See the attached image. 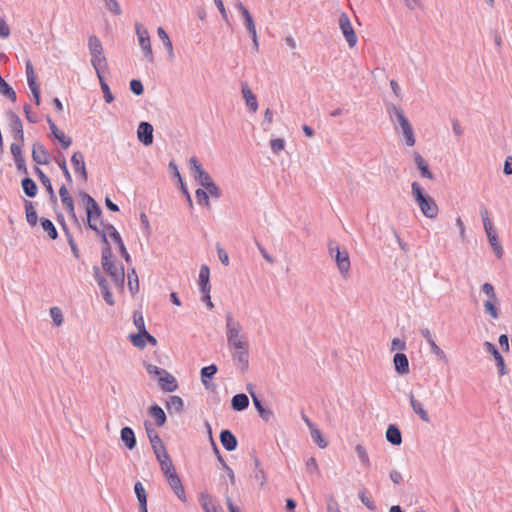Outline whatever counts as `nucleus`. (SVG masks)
I'll return each mask as SVG.
<instances>
[{
  "mask_svg": "<svg viewBox=\"0 0 512 512\" xmlns=\"http://www.w3.org/2000/svg\"><path fill=\"white\" fill-rule=\"evenodd\" d=\"M328 251L330 256L335 260L341 275L346 276L350 270V259L347 250L345 248L340 249L335 240H329Z\"/></svg>",
  "mask_w": 512,
  "mask_h": 512,
  "instance_id": "5",
  "label": "nucleus"
},
{
  "mask_svg": "<svg viewBox=\"0 0 512 512\" xmlns=\"http://www.w3.org/2000/svg\"><path fill=\"white\" fill-rule=\"evenodd\" d=\"M46 121L49 125L52 136L59 141L63 149H67L72 144V138L66 136L65 133L57 127L49 115L46 116Z\"/></svg>",
  "mask_w": 512,
  "mask_h": 512,
  "instance_id": "14",
  "label": "nucleus"
},
{
  "mask_svg": "<svg viewBox=\"0 0 512 512\" xmlns=\"http://www.w3.org/2000/svg\"><path fill=\"white\" fill-rule=\"evenodd\" d=\"M220 442L227 451H234L238 445L237 438L228 429H224L220 432Z\"/></svg>",
  "mask_w": 512,
  "mask_h": 512,
  "instance_id": "19",
  "label": "nucleus"
},
{
  "mask_svg": "<svg viewBox=\"0 0 512 512\" xmlns=\"http://www.w3.org/2000/svg\"><path fill=\"white\" fill-rule=\"evenodd\" d=\"M414 161L422 177L430 180L434 179V175L430 171L427 161L418 152L414 153Z\"/></svg>",
  "mask_w": 512,
  "mask_h": 512,
  "instance_id": "27",
  "label": "nucleus"
},
{
  "mask_svg": "<svg viewBox=\"0 0 512 512\" xmlns=\"http://www.w3.org/2000/svg\"><path fill=\"white\" fill-rule=\"evenodd\" d=\"M167 482L179 500L185 503L187 498L180 477L175 475L171 477V480H168Z\"/></svg>",
  "mask_w": 512,
  "mask_h": 512,
  "instance_id": "30",
  "label": "nucleus"
},
{
  "mask_svg": "<svg viewBox=\"0 0 512 512\" xmlns=\"http://www.w3.org/2000/svg\"><path fill=\"white\" fill-rule=\"evenodd\" d=\"M231 356L235 366L241 371L246 372L249 368V345L243 348L231 350Z\"/></svg>",
  "mask_w": 512,
  "mask_h": 512,
  "instance_id": "11",
  "label": "nucleus"
},
{
  "mask_svg": "<svg viewBox=\"0 0 512 512\" xmlns=\"http://www.w3.org/2000/svg\"><path fill=\"white\" fill-rule=\"evenodd\" d=\"M128 287L132 295L139 290V280L134 269H132L131 273H128Z\"/></svg>",
  "mask_w": 512,
  "mask_h": 512,
  "instance_id": "47",
  "label": "nucleus"
},
{
  "mask_svg": "<svg viewBox=\"0 0 512 512\" xmlns=\"http://www.w3.org/2000/svg\"><path fill=\"white\" fill-rule=\"evenodd\" d=\"M189 163L192 176L203 188L213 182L210 174L203 169L196 157H191Z\"/></svg>",
  "mask_w": 512,
  "mask_h": 512,
  "instance_id": "8",
  "label": "nucleus"
},
{
  "mask_svg": "<svg viewBox=\"0 0 512 512\" xmlns=\"http://www.w3.org/2000/svg\"><path fill=\"white\" fill-rule=\"evenodd\" d=\"M166 408L170 414L181 413L184 409V402L181 397L173 395L166 401Z\"/></svg>",
  "mask_w": 512,
  "mask_h": 512,
  "instance_id": "35",
  "label": "nucleus"
},
{
  "mask_svg": "<svg viewBox=\"0 0 512 512\" xmlns=\"http://www.w3.org/2000/svg\"><path fill=\"white\" fill-rule=\"evenodd\" d=\"M71 163L73 165V168L77 174H79L80 178L83 181H87L88 174L86 170V165L84 161V155L80 151H76L73 153L71 157Z\"/></svg>",
  "mask_w": 512,
  "mask_h": 512,
  "instance_id": "17",
  "label": "nucleus"
},
{
  "mask_svg": "<svg viewBox=\"0 0 512 512\" xmlns=\"http://www.w3.org/2000/svg\"><path fill=\"white\" fill-rule=\"evenodd\" d=\"M32 159L38 165H48L51 155L42 143L35 142L32 147Z\"/></svg>",
  "mask_w": 512,
  "mask_h": 512,
  "instance_id": "13",
  "label": "nucleus"
},
{
  "mask_svg": "<svg viewBox=\"0 0 512 512\" xmlns=\"http://www.w3.org/2000/svg\"><path fill=\"white\" fill-rule=\"evenodd\" d=\"M148 414L155 419V423L159 427H162L167 421L164 410L158 404L151 405Z\"/></svg>",
  "mask_w": 512,
  "mask_h": 512,
  "instance_id": "31",
  "label": "nucleus"
},
{
  "mask_svg": "<svg viewBox=\"0 0 512 512\" xmlns=\"http://www.w3.org/2000/svg\"><path fill=\"white\" fill-rule=\"evenodd\" d=\"M34 171L47 191L53 188L50 178L38 166L34 167Z\"/></svg>",
  "mask_w": 512,
  "mask_h": 512,
  "instance_id": "54",
  "label": "nucleus"
},
{
  "mask_svg": "<svg viewBox=\"0 0 512 512\" xmlns=\"http://www.w3.org/2000/svg\"><path fill=\"white\" fill-rule=\"evenodd\" d=\"M158 385L165 392H174L178 388L176 378L168 371L159 379Z\"/></svg>",
  "mask_w": 512,
  "mask_h": 512,
  "instance_id": "20",
  "label": "nucleus"
},
{
  "mask_svg": "<svg viewBox=\"0 0 512 512\" xmlns=\"http://www.w3.org/2000/svg\"><path fill=\"white\" fill-rule=\"evenodd\" d=\"M91 64L97 74V77H102V72L108 70V63L104 53L97 56H91Z\"/></svg>",
  "mask_w": 512,
  "mask_h": 512,
  "instance_id": "32",
  "label": "nucleus"
},
{
  "mask_svg": "<svg viewBox=\"0 0 512 512\" xmlns=\"http://www.w3.org/2000/svg\"><path fill=\"white\" fill-rule=\"evenodd\" d=\"M395 371L400 375L409 373V361L404 353H396L393 357Z\"/></svg>",
  "mask_w": 512,
  "mask_h": 512,
  "instance_id": "21",
  "label": "nucleus"
},
{
  "mask_svg": "<svg viewBox=\"0 0 512 512\" xmlns=\"http://www.w3.org/2000/svg\"><path fill=\"white\" fill-rule=\"evenodd\" d=\"M195 196H196V199L198 201V203L200 205H204L206 207H209L210 206V200H209V196H208V192L207 190L204 188H198L196 191H195Z\"/></svg>",
  "mask_w": 512,
  "mask_h": 512,
  "instance_id": "53",
  "label": "nucleus"
},
{
  "mask_svg": "<svg viewBox=\"0 0 512 512\" xmlns=\"http://www.w3.org/2000/svg\"><path fill=\"white\" fill-rule=\"evenodd\" d=\"M114 242L117 244V246L119 248V252H120L121 256L124 258V260L126 261V263H130L131 256L126 249L122 238L119 237V239H116Z\"/></svg>",
  "mask_w": 512,
  "mask_h": 512,
  "instance_id": "63",
  "label": "nucleus"
},
{
  "mask_svg": "<svg viewBox=\"0 0 512 512\" xmlns=\"http://www.w3.org/2000/svg\"><path fill=\"white\" fill-rule=\"evenodd\" d=\"M249 406V398L244 393L236 394L232 397L231 408L234 411H243Z\"/></svg>",
  "mask_w": 512,
  "mask_h": 512,
  "instance_id": "33",
  "label": "nucleus"
},
{
  "mask_svg": "<svg viewBox=\"0 0 512 512\" xmlns=\"http://www.w3.org/2000/svg\"><path fill=\"white\" fill-rule=\"evenodd\" d=\"M40 224L51 240H56L58 238V231L50 219L42 217L40 219Z\"/></svg>",
  "mask_w": 512,
  "mask_h": 512,
  "instance_id": "40",
  "label": "nucleus"
},
{
  "mask_svg": "<svg viewBox=\"0 0 512 512\" xmlns=\"http://www.w3.org/2000/svg\"><path fill=\"white\" fill-rule=\"evenodd\" d=\"M135 31L138 38L139 45L143 51L145 59L149 63H154L155 57L153 54L150 36L147 29L140 23L135 24Z\"/></svg>",
  "mask_w": 512,
  "mask_h": 512,
  "instance_id": "7",
  "label": "nucleus"
},
{
  "mask_svg": "<svg viewBox=\"0 0 512 512\" xmlns=\"http://www.w3.org/2000/svg\"><path fill=\"white\" fill-rule=\"evenodd\" d=\"M199 290L200 292H210V269L207 265H202L199 271Z\"/></svg>",
  "mask_w": 512,
  "mask_h": 512,
  "instance_id": "25",
  "label": "nucleus"
},
{
  "mask_svg": "<svg viewBox=\"0 0 512 512\" xmlns=\"http://www.w3.org/2000/svg\"><path fill=\"white\" fill-rule=\"evenodd\" d=\"M480 214L482 217L483 226H484L488 241H489L490 245L492 246L495 255L498 258H501L503 255V248L498 241V236H497V233H496L495 229L493 228V224L489 218L488 210L483 206V207H481Z\"/></svg>",
  "mask_w": 512,
  "mask_h": 512,
  "instance_id": "6",
  "label": "nucleus"
},
{
  "mask_svg": "<svg viewBox=\"0 0 512 512\" xmlns=\"http://www.w3.org/2000/svg\"><path fill=\"white\" fill-rule=\"evenodd\" d=\"M387 112L391 118V121L394 124H399L401 129H404V127L411 125L409 120L405 116L404 111L400 107L394 104H390L387 106Z\"/></svg>",
  "mask_w": 512,
  "mask_h": 512,
  "instance_id": "15",
  "label": "nucleus"
},
{
  "mask_svg": "<svg viewBox=\"0 0 512 512\" xmlns=\"http://www.w3.org/2000/svg\"><path fill=\"white\" fill-rule=\"evenodd\" d=\"M146 371L148 372L149 375L157 378V380L159 381V379L166 373L167 370L153 364H147Z\"/></svg>",
  "mask_w": 512,
  "mask_h": 512,
  "instance_id": "55",
  "label": "nucleus"
},
{
  "mask_svg": "<svg viewBox=\"0 0 512 512\" xmlns=\"http://www.w3.org/2000/svg\"><path fill=\"white\" fill-rule=\"evenodd\" d=\"M62 203H63L65 209L67 210L69 216L77 223L78 218L75 213V206H74L73 198L69 197L68 199L63 200Z\"/></svg>",
  "mask_w": 512,
  "mask_h": 512,
  "instance_id": "56",
  "label": "nucleus"
},
{
  "mask_svg": "<svg viewBox=\"0 0 512 512\" xmlns=\"http://www.w3.org/2000/svg\"><path fill=\"white\" fill-rule=\"evenodd\" d=\"M105 7L114 15H120L122 10L117 0H103Z\"/></svg>",
  "mask_w": 512,
  "mask_h": 512,
  "instance_id": "58",
  "label": "nucleus"
},
{
  "mask_svg": "<svg viewBox=\"0 0 512 512\" xmlns=\"http://www.w3.org/2000/svg\"><path fill=\"white\" fill-rule=\"evenodd\" d=\"M98 286H99V289L101 291V294H102L103 299L106 302V304L109 306H113L115 304V301H114L113 295L109 289L107 279L100 280Z\"/></svg>",
  "mask_w": 512,
  "mask_h": 512,
  "instance_id": "39",
  "label": "nucleus"
},
{
  "mask_svg": "<svg viewBox=\"0 0 512 512\" xmlns=\"http://www.w3.org/2000/svg\"><path fill=\"white\" fill-rule=\"evenodd\" d=\"M134 492L139 502V512H148L147 510V494L143 484L137 481L134 484Z\"/></svg>",
  "mask_w": 512,
  "mask_h": 512,
  "instance_id": "29",
  "label": "nucleus"
},
{
  "mask_svg": "<svg viewBox=\"0 0 512 512\" xmlns=\"http://www.w3.org/2000/svg\"><path fill=\"white\" fill-rule=\"evenodd\" d=\"M496 302L493 299H488L484 302V308L487 314H489L493 319H497L499 317V311L496 307Z\"/></svg>",
  "mask_w": 512,
  "mask_h": 512,
  "instance_id": "51",
  "label": "nucleus"
},
{
  "mask_svg": "<svg viewBox=\"0 0 512 512\" xmlns=\"http://www.w3.org/2000/svg\"><path fill=\"white\" fill-rule=\"evenodd\" d=\"M21 186L25 195L29 198H34L37 195L38 187L35 181L26 175L22 181Z\"/></svg>",
  "mask_w": 512,
  "mask_h": 512,
  "instance_id": "34",
  "label": "nucleus"
},
{
  "mask_svg": "<svg viewBox=\"0 0 512 512\" xmlns=\"http://www.w3.org/2000/svg\"><path fill=\"white\" fill-rule=\"evenodd\" d=\"M112 258L113 252L111 248L102 249L101 264L104 271L111 277L116 286L122 287L125 280L124 267L122 265L117 267Z\"/></svg>",
  "mask_w": 512,
  "mask_h": 512,
  "instance_id": "3",
  "label": "nucleus"
},
{
  "mask_svg": "<svg viewBox=\"0 0 512 512\" xmlns=\"http://www.w3.org/2000/svg\"><path fill=\"white\" fill-rule=\"evenodd\" d=\"M153 126L146 121L140 122L137 128L138 140L145 146L153 143Z\"/></svg>",
  "mask_w": 512,
  "mask_h": 512,
  "instance_id": "16",
  "label": "nucleus"
},
{
  "mask_svg": "<svg viewBox=\"0 0 512 512\" xmlns=\"http://www.w3.org/2000/svg\"><path fill=\"white\" fill-rule=\"evenodd\" d=\"M99 79V83H100V87H101V90L103 92V97H104V100L106 103H111L113 102L114 100V96L107 84V82L105 81V79L102 77H98Z\"/></svg>",
  "mask_w": 512,
  "mask_h": 512,
  "instance_id": "48",
  "label": "nucleus"
},
{
  "mask_svg": "<svg viewBox=\"0 0 512 512\" xmlns=\"http://www.w3.org/2000/svg\"><path fill=\"white\" fill-rule=\"evenodd\" d=\"M226 321V337L229 348L237 349L248 346V341L245 335H241L242 326L239 321L235 320L231 312H227L225 315Z\"/></svg>",
  "mask_w": 512,
  "mask_h": 512,
  "instance_id": "1",
  "label": "nucleus"
},
{
  "mask_svg": "<svg viewBox=\"0 0 512 512\" xmlns=\"http://www.w3.org/2000/svg\"><path fill=\"white\" fill-rule=\"evenodd\" d=\"M411 188L412 195L417 204L419 205V208L423 215L429 219L436 218L439 210L435 200L428 194L424 193L422 187L418 182H413Z\"/></svg>",
  "mask_w": 512,
  "mask_h": 512,
  "instance_id": "2",
  "label": "nucleus"
},
{
  "mask_svg": "<svg viewBox=\"0 0 512 512\" xmlns=\"http://www.w3.org/2000/svg\"><path fill=\"white\" fill-rule=\"evenodd\" d=\"M358 496H359V499L361 500V502L363 503V505L367 509H369L371 511H375L376 510V508H377L376 504L371 499V497H369L367 495V490L366 489H362L361 491H359Z\"/></svg>",
  "mask_w": 512,
  "mask_h": 512,
  "instance_id": "44",
  "label": "nucleus"
},
{
  "mask_svg": "<svg viewBox=\"0 0 512 512\" xmlns=\"http://www.w3.org/2000/svg\"><path fill=\"white\" fill-rule=\"evenodd\" d=\"M120 439L129 450H133L136 447L137 440L131 427L125 426L121 429Z\"/></svg>",
  "mask_w": 512,
  "mask_h": 512,
  "instance_id": "23",
  "label": "nucleus"
},
{
  "mask_svg": "<svg viewBox=\"0 0 512 512\" xmlns=\"http://www.w3.org/2000/svg\"><path fill=\"white\" fill-rule=\"evenodd\" d=\"M7 118H8V126H9V132L11 133L14 140L20 143H24L25 137H24V130H23V123L20 119V117L12 110H9L7 112Z\"/></svg>",
  "mask_w": 512,
  "mask_h": 512,
  "instance_id": "9",
  "label": "nucleus"
},
{
  "mask_svg": "<svg viewBox=\"0 0 512 512\" xmlns=\"http://www.w3.org/2000/svg\"><path fill=\"white\" fill-rule=\"evenodd\" d=\"M252 401H253V404H254L259 416L264 421L268 422L271 419V417L273 416L272 410L265 408L263 406L262 401L259 399V397L257 395L252 394Z\"/></svg>",
  "mask_w": 512,
  "mask_h": 512,
  "instance_id": "36",
  "label": "nucleus"
},
{
  "mask_svg": "<svg viewBox=\"0 0 512 512\" xmlns=\"http://www.w3.org/2000/svg\"><path fill=\"white\" fill-rule=\"evenodd\" d=\"M483 346H484L485 351L490 353L493 356V358L496 362L499 376L501 377V376L506 375L508 373V370H507V367L505 364V360H504L503 356L500 354V352L498 351L497 347L489 341L484 342Z\"/></svg>",
  "mask_w": 512,
  "mask_h": 512,
  "instance_id": "12",
  "label": "nucleus"
},
{
  "mask_svg": "<svg viewBox=\"0 0 512 512\" xmlns=\"http://www.w3.org/2000/svg\"><path fill=\"white\" fill-rule=\"evenodd\" d=\"M88 49L91 56H97L103 53V46L96 35H91L88 39Z\"/></svg>",
  "mask_w": 512,
  "mask_h": 512,
  "instance_id": "38",
  "label": "nucleus"
},
{
  "mask_svg": "<svg viewBox=\"0 0 512 512\" xmlns=\"http://www.w3.org/2000/svg\"><path fill=\"white\" fill-rule=\"evenodd\" d=\"M133 323L139 332L146 333V327L144 322L143 314L140 310H135L133 312Z\"/></svg>",
  "mask_w": 512,
  "mask_h": 512,
  "instance_id": "46",
  "label": "nucleus"
},
{
  "mask_svg": "<svg viewBox=\"0 0 512 512\" xmlns=\"http://www.w3.org/2000/svg\"><path fill=\"white\" fill-rule=\"evenodd\" d=\"M241 91L243 98L246 101L247 106L252 112H256L258 109V101L255 96V94L250 89L249 85L247 83L241 84Z\"/></svg>",
  "mask_w": 512,
  "mask_h": 512,
  "instance_id": "22",
  "label": "nucleus"
},
{
  "mask_svg": "<svg viewBox=\"0 0 512 512\" xmlns=\"http://www.w3.org/2000/svg\"><path fill=\"white\" fill-rule=\"evenodd\" d=\"M312 440L322 449L326 448L328 442L322 436L321 431L315 426L310 430Z\"/></svg>",
  "mask_w": 512,
  "mask_h": 512,
  "instance_id": "43",
  "label": "nucleus"
},
{
  "mask_svg": "<svg viewBox=\"0 0 512 512\" xmlns=\"http://www.w3.org/2000/svg\"><path fill=\"white\" fill-rule=\"evenodd\" d=\"M355 452H356L359 460L361 461V463L364 466L369 467L371 465L368 453L363 445H361V444L356 445Z\"/></svg>",
  "mask_w": 512,
  "mask_h": 512,
  "instance_id": "45",
  "label": "nucleus"
},
{
  "mask_svg": "<svg viewBox=\"0 0 512 512\" xmlns=\"http://www.w3.org/2000/svg\"><path fill=\"white\" fill-rule=\"evenodd\" d=\"M100 224L103 226L102 230H105V232H108L109 236L113 241L116 239H119L121 237L120 233L117 231V229L112 224H104L103 220L100 221Z\"/></svg>",
  "mask_w": 512,
  "mask_h": 512,
  "instance_id": "61",
  "label": "nucleus"
},
{
  "mask_svg": "<svg viewBox=\"0 0 512 512\" xmlns=\"http://www.w3.org/2000/svg\"><path fill=\"white\" fill-rule=\"evenodd\" d=\"M420 334L422 335L423 338H425V340L427 341V343L429 344L430 346V351L431 353L435 354L438 358H440L441 360H444L446 361L447 358H446V354L444 353V351L436 344L433 336H432V333L430 332V330L428 328H423L420 330Z\"/></svg>",
  "mask_w": 512,
  "mask_h": 512,
  "instance_id": "18",
  "label": "nucleus"
},
{
  "mask_svg": "<svg viewBox=\"0 0 512 512\" xmlns=\"http://www.w3.org/2000/svg\"><path fill=\"white\" fill-rule=\"evenodd\" d=\"M385 436L387 441L394 446H399L402 443L401 431L395 424L388 425Z\"/></svg>",
  "mask_w": 512,
  "mask_h": 512,
  "instance_id": "26",
  "label": "nucleus"
},
{
  "mask_svg": "<svg viewBox=\"0 0 512 512\" xmlns=\"http://www.w3.org/2000/svg\"><path fill=\"white\" fill-rule=\"evenodd\" d=\"M285 142L281 138L272 139L270 141V147L274 154H278L281 150L284 149Z\"/></svg>",
  "mask_w": 512,
  "mask_h": 512,
  "instance_id": "64",
  "label": "nucleus"
},
{
  "mask_svg": "<svg viewBox=\"0 0 512 512\" xmlns=\"http://www.w3.org/2000/svg\"><path fill=\"white\" fill-rule=\"evenodd\" d=\"M26 220L30 226H35L38 222V215L34 208L33 202L30 200H24Z\"/></svg>",
  "mask_w": 512,
  "mask_h": 512,
  "instance_id": "37",
  "label": "nucleus"
},
{
  "mask_svg": "<svg viewBox=\"0 0 512 512\" xmlns=\"http://www.w3.org/2000/svg\"><path fill=\"white\" fill-rule=\"evenodd\" d=\"M217 371H218V367L215 364H210L208 366L201 368V370H200L201 381L206 389H209L211 387V385H212L211 380L213 379V377L215 376Z\"/></svg>",
  "mask_w": 512,
  "mask_h": 512,
  "instance_id": "24",
  "label": "nucleus"
},
{
  "mask_svg": "<svg viewBox=\"0 0 512 512\" xmlns=\"http://www.w3.org/2000/svg\"><path fill=\"white\" fill-rule=\"evenodd\" d=\"M402 133L405 137V142L407 146H413L415 144V136L413 132L412 126H407L402 129Z\"/></svg>",
  "mask_w": 512,
  "mask_h": 512,
  "instance_id": "59",
  "label": "nucleus"
},
{
  "mask_svg": "<svg viewBox=\"0 0 512 512\" xmlns=\"http://www.w3.org/2000/svg\"><path fill=\"white\" fill-rule=\"evenodd\" d=\"M25 72H26L28 86H34V85L38 84L36 81L34 68H33L32 62L30 60H27L25 63Z\"/></svg>",
  "mask_w": 512,
  "mask_h": 512,
  "instance_id": "50",
  "label": "nucleus"
},
{
  "mask_svg": "<svg viewBox=\"0 0 512 512\" xmlns=\"http://www.w3.org/2000/svg\"><path fill=\"white\" fill-rule=\"evenodd\" d=\"M130 90L132 91L133 94H135L136 96H140L144 93V86L142 84V82L138 79H132L130 81Z\"/></svg>",
  "mask_w": 512,
  "mask_h": 512,
  "instance_id": "60",
  "label": "nucleus"
},
{
  "mask_svg": "<svg viewBox=\"0 0 512 512\" xmlns=\"http://www.w3.org/2000/svg\"><path fill=\"white\" fill-rule=\"evenodd\" d=\"M339 27L341 32L350 47H354L357 43V35L351 25L349 16L342 12L339 16Z\"/></svg>",
  "mask_w": 512,
  "mask_h": 512,
  "instance_id": "10",
  "label": "nucleus"
},
{
  "mask_svg": "<svg viewBox=\"0 0 512 512\" xmlns=\"http://www.w3.org/2000/svg\"><path fill=\"white\" fill-rule=\"evenodd\" d=\"M53 160L58 164L59 168L62 170L66 181L71 184L73 182V179L68 170L65 156L62 153H59L58 155L54 156Z\"/></svg>",
  "mask_w": 512,
  "mask_h": 512,
  "instance_id": "41",
  "label": "nucleus"
},
{
  "mask_svg": "<svg viewBox=\"0 0 512 512\" xmlns=\"http://www.w3.org/2000/svg\"><path fill=\"white\" fill-rule=\"evenodd\" d=\"M409 402L414 413L417 414L423 422H430V417L427 411L424 409L422 403L415 399L412 392L409 394Z\"/></svg>",
  "mask_w": 512,
  "mask_h": 512,
  "instance_id": "28",
  "label": "nucleus"
},
{
  "mask_svg": "<svg viewBox=\"0 0 512 512\" xmlns=\"http://www.w3.org/2000/svg\"><path fill=\"white\" fill-rule=\"evenodd\" d=\"M145 334L138 331L136 334H130L129 339L135 347L143 349L146 346Z\"/></svg>",
  "mask_w": 512,
  "mask_h": 512,
  "instance_id": "49",
  "label": "nucleus"
},
{
  "mask_svg": "<svg viewBox=\"0 0 512 512\" xmlns=\"http://www.w3.org/2000/svg\"><path fill=\"white\" fill-rule=\"evenodd\" d=\"M201 505L205 512H218L217 507L212 503L211 497L207 494H201Z\"/></svg>",
  "mask_w": 512,
  "mask_h": 512,
  "instance_id": "52",
  "label": "nucleus"
},
{
  "mask_svg": "<svg viewBox=\"0 0 512 512\" xmlns=\"http://www.w3.org/2000/svg\"><path fill=\"white\" fill-rule=\"evenodd\" d=\"M80 197L85 205L88 227L97 230V221H101L102 210L98 203L86 192H80Z\"/></svg>",
  "mask_w": 512,
  "mask_h": 512,
  "instance_id": "4",
  "label": "nucleus"
},
{
  "mask_svg": "<svg viewBox=\"0 0 512 512\" xmlns=\"http://www.w3.org/2000/svg\"><path fill=\"white\" fill-rule=\"evenodd\" d=\"M157 34L162 41L164 47L168 50L170 56H173V45L172 41L163 27H158Z\"/></svg>",
  "mask_w": 512,
  "mask_h": 512,
  "instance_id": "42",
  "label": "nucleus"
},
{
  "mask_svg": "<svg viewBox=\"0 0 512 512\" xmlns=\"http://www.w3.org/2000/svg\"><path fill=\"white\" fill-rule=\"evenodd\" d=\"M50 316L55 326H60L63 323V314L59 307L50 308Z\"/></svg>",
  "mask_w": 512,
  "mask_h": 512,
  "instance_id": "57",
  "label": "nucleus"
},
{
  "mask_svg": "<svg viewBox=\"0 0 512 512\" xmlns=\"http://www.w3.org/2000/svg\"><path fill=\"white\" fill-rule=\"evenodd\" d=\"M24 143H20V142H13L11 145H10V151H11V154L15 159H19V158H22L23 157V154H22V147H23Z\"/></svg>",
  "mask_w": 512,
  "mask_h": 512,
  "instance_id": "62",
  "label": "nucleus"
}]
</instances>
